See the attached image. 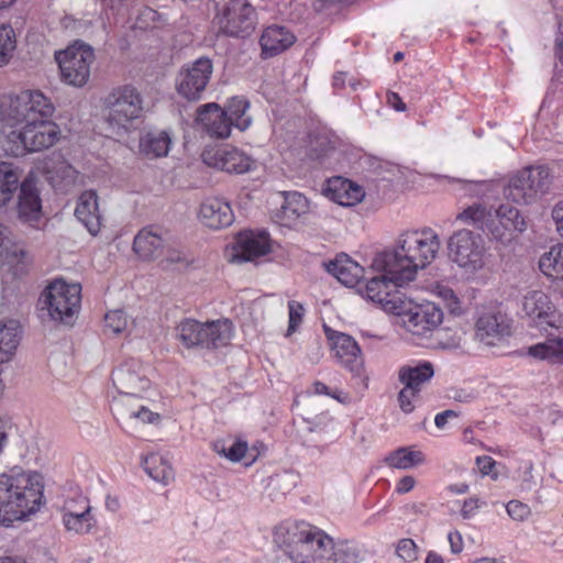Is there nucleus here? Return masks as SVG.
<instances>
[{
  "label": "nucleus",
  "instance_id": "60",
  "mask_svg": "<svg viewBox=\"0 0 563 563\" xmlns=\"http://www.w3.org/2000/svg\"><path fill=\"white\" fill-rule=\"evenodd\" d=\"M159 18V14L157 11L153 10L152 8H144L140 13V21L144 22H156V20Z\"/></svg>",
  "mask_w": 563,
  "mask_h": 563
},
{
  "label": "nucleus",
  "instance_id": "41",
  "mask_svg": "<svg viewBox=\"0 0 563 563\" xmlns=\"http://www.w3.org/2000/svg\"><path fill=\"white\" fill-rule=\"evenodd\" d=\"M249 107V101L242 97H233L229 100L227 109L223 111L225 118L231 122V128L234 125L244 131L250 126L251 118L246 114Z\"/></svg>",
  "mask_w": 563,
  "mask_h": 563
},
{
  "label": "nucleus",
  "instance_id": "9",
  "mask_svg": "<svg viewBox=\"0 0 563 563\" xmlns=\"http://www.w3.org/2000/svg\"><path fill=\"white\" fill-rule=\"evenodd\" d=\"M40 300L54 322L70 328L80 311L81 287L79 284H68L56 278L44 288Z\"/></svg>",
  "mask_w": 563,
  "mask_h": 563
},
{
  "label": "nucleus",
  "instance_id": "20",
  "mask_svg": "<svg viewBox=\"0 0 563 563\" xmlns=\"http://www.w3.org/2000/svg\"><path fill=\"white\" fill-rule=\"evenodd\" d=\"M476 339L485 345H495L510 334V323L505 313L489 309L481 313L476 321Z\"/></svg>",
  "mask_w": 563,
  "mask_h": 563
},
{
  "label": "nucleus",
  "instance_id": "35",
  "mask_svg": "<svg viewBox=\"0 0 563 563\" xmlns=\"http://www.w3.org/2000/svg\"><path fill=\"white\" fill-rule=\"evenodd\" d=\"M363 558L361 547L354 541L330 538V545L327 547L322 563H358Z\"/></svg>",
  "mask_w": 563,
  "mask_h": 563
},
{
  "label": "nucleus",
  "instance_id": "57",
  "mask_svg": "<svg viewBox=\"0 0 563 563\" xmlns=\"http://www.w3.org/2000/svg\"><path fill=\"white\" fill-rule=\"evenodd\" d=\"M416 485V479L410 476V475H407V476H404L401 477L398 483H397V486H396V492L398 494H406L408 492H410Z\"/></svg>",
  "mask_w": 563,
  "mask_h": 563
},
{
  "label": "nucleus",
  "instance_id": "40",
  "mask_svg": "<svg viewBox=\"0 0 563 563\" xmlns=\"http://www.w3.org/2000/svg\"><path fill=\"white\" fill-rule=\"evenodd\" d=\"M388 466L399 470H409L424 463V454L410 448H399L386 457Z\"/></svg>",
  "mask_w": 563,
  "mask_h": 563
},
{
  "label": "nucleus",
  "instance_id": "30",
  "mask_svg": "<svg viewBox=\"0 0 563 563\" xmlns=\"http://www.w3.org/2000/svg\"><path fill=\"white\" fill-rule=\"evenodd\" d=\"M75 216L90 234L96 235L100 231L101 218L98 209V197L93 190H86L80 195Z\"/></svg>",
  "mask_w": 563,
  "mask_h": 563
},
{
  "label": "nucleus",
  "instance_id": "58",
  "mask_svg": "<svg viewBox=\"0 0 563 563\" xmlns=\"http://www.w3.org/2000/svg\"><path fill=\"white\" fill-rule=\"evenodd\" d=\"M452 553H460L463 550V539L459 531L450 532L448 536Z\"/></svg>",
  "mask_w": 563,
  "mask_h": 563
},
{
  "label": "nucleus",
  "instance_id": "22",
  "mask_svg": "<svg viewBox=\"0 0 563 563\" xmlns=\"http://www.w3.org/2000/svg\"><path fill=\"white\" fill-rule=\"evenodd\" d=\"M54 113V104L37 91V152L53 146L60 137V129L52 120Z\"/></svg>",
  "mask_w": 563,
  "mask_h": 563
},
{
  "label": "nucleus",
  "instance_id": "8",
  "mask_svg": "<svg viewBox=\"0 0 563 563\" xmlns=\"http://www.w3.org/2000/svg\"><path fill=\"white\" fill-rule=\"evenodd\" d=\"M18 190V217L21 221L32 222L35 220V173L31 169L21 181L19 168L0 161V208L7 207Z\"/></svg>",
  "mask_w": 563,
  "mask_h": 563
},
{
  "label": "nucleus",
  "instance_id": "56",
  "mask_svg": "<svg viewBox=\"0 0 563 563\" xmlns=\"http://www.w3.org/2000/svg\"><path fill=\"white\" fill-rule=\"evenodd\" d=\"M440 296L444 299L446 302L448 308L454 312L456 309H459V300L456 296L454 295L453 290L450 288H442L440 290Z\"/></svg>",
  "mask_w": 563,
  "mask_h": 563
},
{
  "label": "nucleus",
  "instance_id": "25",
  "mask_svg": "<svg viewBox=\"0 0 563 563\" xmlns=\"http://www.w3.org/2000/svg\"><path fill=\"white\" fill-rule=\"evenodd\" d=\"M37 170L46 174L47 180L57 190H67L77 179L76 169L58 153H54L52 158L44 161L42 166L37 165Z\"/></svg>",
  "mask_w": 563,
  "mask_h": 563
},
{
  "label": "nucleus",
  "instance_id": "36",
  "mask_svg": "<svg viewBox=\"0 0 563 563\" xmlns=\"http://www.w3.org/2000/svg\"><path fill=\"white\" fill-rule=\"evenodd\" d=\"M172 139L166 131H150L140 139V151L147 158L164 157L170 150Z\"/></svg>",
  "mask_w": 563,
  "mask_h": 563
},
{
  "label": "nucleus",
  "instance_id": "32",
  "mask_svg": "<svg viewBox=\"0 0 563 563\" xmlns=\"http://www.w3.org/2000/svg\"><path fill=\"white\" fill-rule=\"evenodd\" d=\"M294 42V34L286 27L278 25H272L265 29L260 40L262 54L265 57H272L284 52L290 47Z\"/></svg>",
  "mask_w": 563,
  "mask_h": 563
},
{
  "label": "nucleus",
  "instance_id": "1",
  "mask_svg": "<svg viewBox=\"0 0 563 563\" xmlns=\"http://www.w3.org/2000/svg\"><path fill=\"white\" fill-rule=\"evenodd\" d=\"M439 250V235L432 229L406 231L399 235L393 251L374 257L373 267L387 269L398 284H408L419 269L434 261Z\"/></svg>",
  "mask_w": 563,
  "mask_h": 563
},
{
  "label": "nucleus",
  "instance_id": "61",
  "mask_svg": "<svg viewBox=\"0 0 563 563\" xmlns=\"http://www.w3.org/2000/svg\"><path fill=\"white\" fill-rule=\"evenodd\" d=\"M57 563L53 552L49 549H44L43 551H37V563Z\"/></svg>",
  "mask_w": 563,
  "mask_h": 563
},
{
  "label": "nucleus",
  "instance_id": "48",
  "mask_svg": "<svg viewBox=\"0 0 563 563\" xmlns=\"http://www.w3.org/2000/svg\"><path fill=\"white\" fill-rule=\"evenodd\" d=\"M396 552L406 562H413L418 558L417 545L411 539H401L397 544Z\"/></svg>",
  "mask_w": 563,
  "mask_h": 563
},
{
  "label": "nucleus",
  "instance_id": "59",
  "mask_svg": "<svg viewBox=\"0 0 563 563\" xmlns=\"http://www.w3.org/2000/svg\"><path fill=\"white\" fill-rule=\"evenodd\" d=\"M164 261L168 264L181 263V262L186 263V258L184 257V254L180 251L169 249V247L166 251Z\"/></svg>",
  "mask_w": 563,
  "mask_h": 563
},
{
  "label": "nucleus",
  "instance_id": "51",
  "mask_svg": "<svg viewBox=\"0 0 563 563\" xmlns=\"http://www.w3.org/2000/svg\"><path fill=\"white\" fill-rule=\"evenodd\" d=\"M313 393L316 395H325L330 396L334 399H336L341 404H346L349 401V395L338 391V390H331L325 384L321 382H316L313 384Z\"/></svg>",
  "mask_w": 563,
  "mask_h": 563
},
{
  "label": "nucleus",
  "instance_id": "7",
  "mask_svg": "<svg viewBox=\"0 0 563 563\" xmlns=\"http://www.w3.org/2000/svg\"><path fill=\"white\" fill-rule=\"evenodd\" d=\"M101 107L108 129L115 135H123L133 121L141 118L143 98L133 85H120L102 97Z\"/></svg>",
  "mask_w": 563,
  "mask_h": 563
},
{
  "label": "nucleus",
  "instance_id": "63",
  "mask_svg": "<svg viewBox=\"0 0 563 563\" xmlns=\"http://www.w3.org/2000/svg\"><path fill=\"white\" fill-rule=\"evenodd\" d=\"M44 487L45 484L40 483L37 479V512L41 511V509L46 505V498L44 496Z\"/></svg>",
  "mask_w": 563,
  "mask_h": 563
},
{
  "label": "nucleus",
  "instance_id": "34",
  "mask_svg": "<svg viewBox=\"0 0 563 563\" xmlns=\"http://www.w3.org/2000/svg\"><path fill=\"white\" fill-rule=\"evenodd\" d=\"M0 257L3 265L12 272L14 276L25 273V253L16 244H13L7 234V228L0 222Z\"/></svg>",
  "mask_w": 563,
  "mask_h": 563
},
{
  "label": "nucleus",
  "instance_id": "19",
  "mask_svg": "<svg viewBox=\"0 0 563 563\" xmlns=\"http://www.w3.org/2000/svg\"><path fill=\"white\" fill-rule=\"evenodd\" d=\"M407 301L406 311L402 312V322L406 329L415 335H424L437 329L443 320L442 310L433 302L410 308Z\"/></svg>",
  "mask_w": 563,
  "mask_h": 563
},
{
  "label": "nucleus",
  "instance_id": "5",
  "mask_svg": "<svg viewBox=\"0 0 563 563\" xmlns=\"http://www.w3.org/2000/svg\"><path fill=\"white\" fill-rule=\"evenodd\" d=\"M35 511V481L31 473L0 474V526L11 527Z\"/></svg>",
  "mask_w": 563,
  "mask_h": 563
},
{
  "label": "nucleus",
  "instance_id": "45",
  "mask_svg": "<svg viewBox=\"0 0 563 563\" xmlns=\"http://www.w3.org/2000/svg\"><path fill=\"white\" fill-rule=\"evenodd\" d=\"M288 314H289V321H288L287 335H290L301 324L303 316H305V308L300 302H298L296 300H290V301H288Z\"/></svg>",
  "mask_w": 563,
  "mask_h": 563
},
{
  "label": "nucleus",
  "instance_id": "10",
  "mask_svg": "<svg viewBox=\"0 0 563 563\" xmlns=\"http://www.w3.org/2000/svg\"><path fill=\"white\" fill-rule=\"evenodd\" d=\"M233 327L228 319L206 323L185 319L176 327V338L188 349H218L229 344Z\"/></svg>",
  "mask_w": 563,
  "mask_h": 563
},
{
  "label": "nucleus",
  "instance_id": "52",
  "mask_svg": "<svg viewBox=\"0 0 563 563\" xmlns=\"http://www.w3.org/2000/svg\"><path fill=\"white\" fill-rule=\"evenodd\" d=\"M129 418L139 419L142 422L155 423L159 420V415L154 413L145 406H140L136 410H131L129 412Z\"/></svg>",
  "mask_w": 563,
  "mask_h": 563
},
{
  "label": "nucleus",
  "instance_id": "55",
  "mask_svg": "<svg viewBox=\"0 0 563 563\" xmlns=\"http://www.w3.org/2000/svg\"><path fill=\"white\" fill-rule=\"evenodd\" d=\"M552 218L555 222L558 233L563 238V200L553 207Z\"/></svg>",
  "mask_w": 563,
  "mask_h": 563
},
{
  "label": "nucleus",
  "instance_id": "6",
  "mask_svg": "<svg viewBox=\"0 0 563 563\" xmlns=\"http://www.w3.org/2000/svg\"><path fill=\"white\" fill-rule=\"evenodd\" d=\"M457 219L503 243L511 239L512 232L526 230V222L519 210L509 205H500L498 209H493L475 203L463 210Z\"/></svg>",
  "mask_w": 563,
  "mask_h": 563
},
{
  "label": "nucleus",
  "instance_id": "12",
  "mask_svg": "<svg viewBox=\"0 0 563 563\" xmlns=\"http://www.w3.org/2000/svg\"><path fill=\"white\" fill-rule=\"evenodd\" d=\"M552 175L548 166H530L516 174L505 188V197L516 203H530L551 187Z\"/></svg>",
  "mask_w": 563,
  "mask_h": 563
},
{
  "label": "nucleus",
  "instance_id": "11",
  "mask_svg": "<svg viewBox=\"0 0 563 563\" xmlns=\"http://www.w3.org/2000/svg\"><path fill=\"white\" fill-rule=\"evenodd\" d=\"M450 260L468 273L483 269L487 262V250L479 234L462 229L454 232L448 241Z\"/></svg>",
  "mask_w": 563,
  "mask_h": 563
},
{
  "label": "nucleus",
  "instance_id": "28",
  "mask_svg": "<svg viewBox=\"0 0 563 563\" xmlns=\"http://www.w3.org/2000/svg\"><path fill=\"white\" fill-rule=\"evenodd\" d=\"M210 158L212 162L209 161L208 156L205 159L208 164L227 173L243 174L250 170L252 164L249 156L234 147L218 148Z\"/></svg>",
  "mask_w": 563,
  "mask_h": 563
},
{
  "label": "nucleus",
  "instance_id": "31",
  "mask_svg": "<svg viewBox=\"0 0 563 563\" xmlns=\"http://www.w3.org/2000/svg\"><path fill=\"white\" fill-rule=\"evenodd\" d=\"M327 271L347 287H354L364 277V268L346 254L338 255L330 261Z\"/></svg>",
  "mask_w": 563,
  "mask_h": 563
},
{
  "label": "nucleus",
  "instance_id": "29",
  "mask_svg": "<svg viewBox=\"0 0 563 563\" xmlns=\"http://www.w3.org/2000/svg\"><path fill=\"white\" fill-rule=\"evenodd\" d=\"M433 375V365L428 361L411 362L400 366L398 369V380L400 384L419 393L431 380Z\"/></svg>",
  "mask_w": 563,
  "mask_h": 563
},
{
  "label": "nucleus",
  "instance_id": "49",
  "mask_svg": "<svg viewBox=\"0 0 563 563\" xmlns=\"http://www.w3.org/2000/svg\"><path fill=\"white\" fill-rule=\"evenodd\" d=\"M508 515L515 520H525L530 515V508L528 505L519 500H510L506 505Z\"/></svg>",
  "mask_w": 563,
  "mask_h": 563
},
{
  "label": "nucleus",
  "instance_id": "44",
  "mask_svg": "<svg viewBox=\"0 0 563 563\" xmlns=\"http://www.w3.org/2000/svg\"><path fill=\"white\" fill-rule=\"evenodd\" d=\"M16 48L15 32L9 24L0 25V67L9 64Z\"/></svg>",
  "mask_w": 563,
  "mask_h": 563
},
{
  "label": "nucleus",
  "instance_id": "3",
  "mask_svg": "<svg viewBox=\"0 0 563 563\" xmlns=\"http://www.w3.org/2000/svg\"><path fill=\"white\" fill-rule=\"evenodd\" d=\"M521 309L530 322L548 333L547 340L529 347V355L539 360L563 363V335H555L551 330H559L562 325L560 316L549 296L538 289L528 290L521 299Z\"/></svg>",
  "mask_w": 563,
  "mask_h": 563
},
{
  "label": "nucleus",
  "instance_id": "13",
  "mask_svg": "<svg viewBox=\"0 0 563 563\" xmlns=\"http://www.w3.org/2000/svg\"><path fill=\"white\" fill-rule=\"evenodd\" d=\"M55 59L63 80L74 87H82L89 80L95 52L90 45L77 41L65 51L57 52Z\"/></svg>",
  "mask_w": 563,
  "mask_h": 563
},
{
  "label": "nucleus",
  "instance_id": "4",
  "mask_svg": "<svg viewBox=\"0 0 563 563\" xmlns=\"http://www.w3.org/2000/svg\"><path fill=\"white\" fill-rule=\"evenodd\" d=\"M274 542L294 563H322L330 537L307 522H284L276 527Z\"/></svg>",
  "mask_w": 563,
  "mask_h": 563
},
{
  "label": "nucleus",
  "instance_id": "54",
  "mask_svg": "<svg viewBox=\"0 0 563 563\" xmlns=\"http://www.w3.org/2000/svg\"><path fill=\"white\" fill-rule=\"evenodd\" d=\"M496 462L487 455L476 457V465L483 475H489L495 467Z\"/></svg>",
  "mask_w": 563,
  "mask_h": 563
},
{
  "label": "nucleus",
  "instance_id": "50",
  "mask_svg": "<svg viewBox=\"0 0 563 563\" xmlns=\"http://www.w3.org/2000/svg\"><path fill=\"white\" fill-rule=\"evenodd\" d=\"M307 424V430L309 432H318L323 431L331 422V417L327 412H322L312 418L303 419Z\"/></svg>",
  "mask_w": 563,
  "mask_h": 563
},
{
  "label": "nucleus",
  "instance_id": "33",
  "mask_svg": "<svg viewBox=\"0 0 563 563\" xmlns=\"http://www.w3.org/2000/svg\"><path fill=\"white\" fill-rule=\"evenodd\" d=\"M328 190L332 200L344 207L355 206L365 197L362 186L341 177L330 180Z\"/></svg>",
  "mask_w": 563,
  "mask_h": 563
},
{
  "label": "nucleus",
  "instance_id": "43",
  "mask_svg": "<svg viewBox=\"0 0 563 563\" xmlns=\"http://www.w3.org/2000/svg\"><path fill=\"white\" fill-rule=\"evenodd\" d=\"M213 451L231 462H240L247 451V443L242 440H218L212 443Z\"/></svg>",
  "mask_w": 563,
  "mask_h": 563
},
{
  "label": "nucleus",
  "instance_id": "15",
  "mask_svg": "<svg viewBox=\"0 0 563 563\" xmlns=\"http://www.w3.org/2000/svg\"><path fill=\"white\" fill-rule=\"evenodd\" d=\"M218 23L224 34L246 37L255 29V8L247 0H229L218 13Z\"/></svg>",
  "mask_w": 563,
  "mask_h": 563
},
{
  "label": "nucleus",
  "instance_id": "64",
  "mask_svg": "<svg viewBox=\"0 0 563 563\" xmlns=\"http://www.w3.org/2000/svg\"><path fill=\"white\" fill-rule=\"evenodd\" d=\"M426 563H444V561L440 554L431 551L426 558Z\"/></svg>",
  "mask_w": 563,
  "mask_h": 563
},
{
  "label": "nucleus",
  "instance_id": "47",
  "mask_svg": "<svg viewBox=\"0 0 563 563\" xmlns=\"http://www.w3.org/2000/svg\"><path fill=\"white\" fill-rule=\"evenodd\" d=\"M420 397V393L409 387L402 386L398 393L399 408L405 413H410L415 410V405Z\"/></svg>",
  "mask_w": 563,
  "mask_h": 563
},
{
  "label": "nucleus",
  "instance_id": "42",
  "mask_svg": "<svg viewBox=\"0 0 563 563\" xmlns=\"http://www.w3.org/2000/svg\"><path fill=\"white\" fill-rule=\"evenodd\" d=\"M309 211V201L300 192L285 194L282 212L285 219L294 221Z\"/></svg>",
  "mask_w": 563,
  "mask_h": 563
},
{
  "label": "nucleus",
  "instance_id": "24",
  "mask_svg": "<svg viewBox=\"0 0 563 563\" xmlns=\"http://www.w3.org/2000/svg\"><path fill=\"white\" fill-rule=\"evenodd\" d=\"M269 250L267 233L242 232L238 235L232 260L236 262L252 261L267 254Z\"/></svg>",
  "mask_w": 563,
  "mask_h": 563
},
{
  "label": "nucleus",
  "instance_id": "18",
  "mask_svg": "<svg viewBox=\"0 0 563 563\" xmlns=\"http://www.w3.org/2000/svg\"><path fill=\"white\" fill-rule=\"evenodd\" d=\"M112 382L119 393L124 395L128 400L139 397L151 385L146 368L139 360L134 358L125 361L113 371Z\"/></svg>",
  "mask_w": 563,
  "mask_h": 563
},
{
  "label": "nucleus",
  "instance_id": "46",
  "mask_svg": "<svg viewBox=\"0 0 563 563\" xmlns=\"http://www.w3.org/2000/svg\"><path fill=\"white\" fill-rule=\"evenodd\" d=\"M104 321L106 327L114 334L121 333L128 324L125 312L121 309L109 311L104 317Z\"/></svg>",
  "mask_w": 563,
  "mask_h": 563
},
{
  "label": "nucleus",
  "instance_id": "39",
  "mask_svg": "<svg viewBox=\"0 0 563 563\" xmlns=\"http://www.w3.org/2000/svg\"><path fill=\"white\" fill-rule=\"evenodd\" d=\"M142 465L148 476L156 482L167 484L174 477L173 468L159 454L152 453L145 456Z\"/></svg>",
  "mask_w": 563,
  "mask_h": 563
},
{
  "label": "nucleus",
  "instance_id": "53",
  "mask_svg": "<svg viewBox=\"0 0 563 563\" xmlns=\"http://www.w3.org/2000/svg\"><path fill=\"white\" fill-rule=\"evenodd\" d=\"M479 508V500L477 498H468L464 500L462 509H461V516L464 519H470L474 516L475 511Z\"/></svg>",
  "mask_w": 563,
  "mask_h": 563
},
{
  "label": "nucleus",
  "instance_id": "38",
  "mask_svg": "<svg viewBox=\"0 0 563 563\" xmlns=\"http://www.w3.org/2000/svg\"><path fill=\"white\" fill-rule=\"evenodd\" d=\"M540 271L553 280H563V244H556L539 261Z\"/></svg>",
  "mask_w": 563,
  "mask_h": 563
},
{
  "label": "nucleus",
  "instance_id": "37",
  "mask_svg": "<svg viewBox=\"0 0 563 563\" xmlns=\"http://www.w3.org/2000/svg\"><path fill=\"white\" fill-rule=\"evenodd\" d=\"M22 329L16 321L0 323V364L9 362L20 343Z\"/></svg>",
  "mask_w": 563,
  "mask_h": 563
},
{
  "label": "nucleus",
  "instance_id": "26",
  "mask_svg": "<svg viewBox=\"0 0 563 563\" xmlns=\"http://www.w3.org/2000/svg\"><path fill=\"white\" fill-rule=\"evenodd\" d=\"M197 122L211 137L225 139L231 133V122L221 107L213 102L198 109Z\"/></svg>",
  "mask_w": 563,
  "mask_h": 563
},
{
  "label": "nucleus",
  "instance_id": "17",
  "mask_svg": "<svg viewBox=\"0 0 563 563\" xmlns=\"http://www.w3.org/2000/svg\"><path fill=\"white\" fill-rule=\"evenodd\" d=\"M60 511L63 526L69 533L89 534L97 527L90 501L81 494L66 498Z\"/></svg>",
  "mask_w": 563,
  "mask_h": 563
},
{
  "label": "nucleus",
  "instance_id": "16",
  "mask_svg": "<svg viewBox=\"0 0 563 563\" xmlns=\"http://www.w3.org/2000/svg\"><path fill=\"white\" fill-rule=\"evenodd\" d=\"M212 71L213 65L208 57H200L184 65L175 79L178 95L189 101L199 100L210 81Z\"/></svg>",
  "mask_w": 563,
  "mask_h": 563
},
{
  "label": "nucleus",
  "instance_id": "27",
  "mask_svg": "<svg viewBox=\"0 0 563 563\" xmlns=\"http://www.w3.org/2000/svg\"><path fill=\"white\" fill-rule=\"evenodd\" d=\"M201 222L211 229H222L229 227L234 219L231 206L220 198H208L199 211Z\"/></svg>",
  "mask_w": 563,
  "mask_h": 563
},
{
  "label": "nucleus",
  "instance_id": "14",
  "mask_svg": "<svg viewBox=\"0 0 563 563\" xmlns=\"http://www.w3.org/2000/svg\"><path fill=\"white\" fill-rule=\"evenodd\" d=\"M371 268L380 273L371 277L362 289V294L371 301L380 305L383 310L393 314H401L406 311L407 300L404 295L397 290L405 284L394 282L393 274L387 269H377L371 265Z\"/></svg>",
  "mask_w": 563,
  "mask_h": 563
},
{
  "label": "nucleus",
  "instance_id": "62",
  "mask_svg": "<svg viewBox=\"0 0 563 563\" xmlns=\"http://www.w3.org/2000/svg\"><path fill=\"white\" fill-rule=\"evenodd\" d=\"M388 102L397 110L405 111L406 104L401 101L400 97L396 92H391L388 96Z\"/></svg>",
  "mask_w": 563,
  "mask_h": 563
},
{
  "label": "nucleus",
  "instance_id": "2",
  "mask_svg": "<svg viewBox=\"0 0 563 563\" xmlns=\"http://www.w3.org/2000/svg\"><path fill=\"white\" fill-rule=\"evenodd\" d=\"M0 132L7 154L19 157L35 151V92L31 89L0 98Z\"/></svg>",
  "mask_w": 563,
  "mask_h": 563
},
{
  "label": "nucleus",
  "instance_id": "21",
  "mask_svg": "<svg viewBox=\"0 0 563 563\" xmlns=\"http://www.w3.org/2000/svg\"><path fill=\"white\" fill-rule=\"evenodd\" d=\"M327 335L338 361L350 372L358 375L363 368V357L357 342L342 332L327 330Z\"/></svg>",
  "mask_w": 563,
  "mask_h": 563
},
{
  "label": "nucleus",
  "instance_id": "23",
  "mask_svg": "<svg viewBox=\"0 0 563 563\" xmlns=\"http://www.w3.org/2000/svg\"><path fill=\"white\" fill-rule=\"evenodd\" d=\"M167 242L166 232L159 228L148 227L134 238L133 250L143 260H155L164 254Z\"/></svg>",
  "mask_w": 563,
  "mask_h": 563
}]
</instances>
